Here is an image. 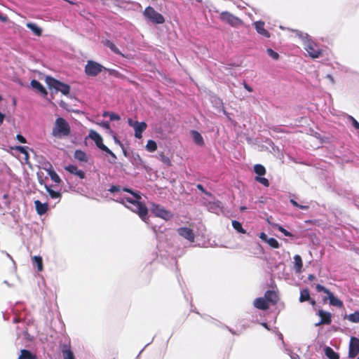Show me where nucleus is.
I'll use <instances>...</instances> for the list:
<instances>
[{
  "instance_id": "f257e3e1",
  "label": "nucleus",
  "mask_w": 359,
  "mask_h": 359,
  "mask_svg": "<svg viewBox=\"0 0 359 359\" xmlns=\"http://www.w3.org/2000/svg\"><path fill=\"white\" fill-rule=\"evenodd\" d=\"M51 134L59 139L68 137L71 134V127L64 118L58 117L55 120Z\"/></svg>"
},
{
  "instance_id": "f03ea898",
  "label": "nucleus",
  "mask_w": 359,
  "mask_h": 359,
  "mask_svg": "<svg viewBox=\"0 0 359 359\" xmlns=\"http://www.w3.org/2000/svg\"><path fill=\"white\" fill-rule=\"evenodd\" d=\"M303 46L311 57L318 58L322 55L323 51L319 45L309 38L308 35L303 39Z\"/></svg>"
},
{
  "instance_id": "7ed1b4c3",
  "label": "nucleus",
  "mask_w": 359,
  "mask_h": 359,
  "mask_svg": "<svg viewBox=\"0 0 359 359\" xmlns=\"http://www.w3.org/2000/svg\"><path fill=\"white\" fill-rule=\"evenodd\" d=\"M46 82L50 88L60 91L65 95L69 94L70 86L68 84L64 83L50 76L46 78Z\"/></svg>"
},
{
  "instance_id": "20e7f679",
  "label": "nucleus",
  "mask_w": 359,
  "mask_h": 359,
  "mask_svg": "<svg viewBox=\"0 0 359 359\" xmlns=\"http://www.w3.org/2000/svg\"><path fill=\"white\" fill-rule=\"evenodd\" d=\"M316 289L318 292H323L327 294V297L323 298V302H325L328 299L330 305L338 308H342L344 306L343 302L339 299L337 298L336 297H334V294L332 292H330L328 289H327L325 287L320 284H317L316 285Z\"/></svg>"
},
{
  "instance_id": "39448f33",
  "label": "nucleus",
  "mask_w": 359,
  "mask_h": 359,
  "mask_svg": "<svg viewBox=\"0 0 359 359\" xmlns=\"http://www.w3.org/2000/svg\"><path fill=\"white\" fill-rule=\"evenodd\" d=\"M143 15L154 24H163L165 22L164 17L150 6L144 9Z\"/></svg>"
},
{
  "instance_id": "423d86ee",
  "label": "nucleus",
  "mask_w": 359,
  "mask_h": 359,
  "mask_svg": "<svg viewBox=\"0 0 359 359\" xmlns=\"http://www.w3.org/2000/svg\"><path fill=\"white\" fill-rule=\"evenodd\" d=\"M89 137L95 142L96 146L100 149H101L103 151H105L111 157L116 158V155L106 145L103 144L102 137L99 133H97L96 131L93 130H91L89 133Z\"/></svg>"
},
{
  "instance_id": "0eeeda50",
  "label": "nucleus",
  "mask_w": 359,
  "mask_h": 359,
  "mask_svg": "<svg viewBox=\"0 0 359 359\" xmlns=\"http://www.w3.org/2000/svg\"><path fill=\"white\" fill-rule=\"evenodd\" d=\"M150 208L151 212L156 217L162 218L166 221L170 219L172 217V214L170 211L165 210L163 206L158 204L151 203Z\"/></svg>"
},
{
  "instance_id": "6e6552de",
  "label": "nucleus",
  "mask_w": 359,
  "mask_h": 359,
  "mask_svg": "<svg viewBox=\"0 0 359 359\" xmlns=\"http://www.w3.org/2000/svg\"><path fill=\"white\" fill-rule=\"evenodd\" d=\"M105 68L100 63L88 60L85 67V73L88 76H96Z\"/></svg>"
},
{
  "instance_id": "1a4fd4ad",
  "label": "nucleus",
  "mask_w": 359,
  "mask_h": 359,
  "mask_svg": "<svg viewBox=\"0 0 359 359\" xmlns=\"http://www.w3.org/2000/svg\"><path fill=\"white\" fill-rule=\"evenodd\" d=\"M133 212L137 213L139 217L144 222L148 219V209L145 204L140 201H135L131 206H127Z\"/></svg>"
},
{
  "instance_id": "9d476101",
  "label": "nucleus",
  "mask_w": 359,
  "mask_h": 359,
  "mask_svg": "<svg viewBox=\"0 0 359 359\" xmlns=\"http://www.w3.org/2000/svg\"><path fill=\"white\" fill-rule=\"evenodd\" d=\"M220 19L222 21L226 22L229 25H230L231 27H237L238 26H241L243 24V22L242 20L238 18L236 16H234L231 13H230L228 11H224L220 14Z\"/></svg>"
},
{
  "instance_id": "9b49d317",
  "label": "nucleus",
  "mask_w": 359,
  "mask_h": 359,
  "mask_svg": "<svg viewBox=\"0 0 359 359\" xmlns=\"http://www.w3.org/2000/svg\"><path fill=\"white\" fill-rule=\"evenodd\" d=\"M128 125L133 127L135 130V137L137 139H140L142 137V133L147 129V124L142 121H134L132 118L128 119Z\"/></svg>"
},
{
  "instance_id": "f8f14e48",
  "label": "nucleus",
  "mask_w": 359,
  "mask_h": 359,
  "mask_svg": "<svg viewBox=\"0 0 359 359\" xmlns=\"http://www.w3.org/2000/svg\"><path fill=\"white\" fill-rule=\"evenodd\" d=\"M359 353V339L351 337L349 342L348 357L355 358Z\"/></svg>"
},
{
  "instance_id": "ddd939ff",
  "label": "nucleus",
  "mask_w": 359,
  "mask_h": 359,
  "mask_svg": "<svg viewBox=\"0 0 359 359\" xmlns=\"http://www.w3.org/2000/svg\"><path fill=\"white\" fill-rule=\"evenodd\" d=\"M317 315L320 318V320L316 323V326H320L323 325H330L332 323V314L325 311L323 309H319L318 311Z\"/></svg>"
},
{
  "instance_id": "4468645a",
  "label": "nucleus",
  "mask_w": 359,
  "mask_h": 359,
  "mask_svg": "<svg viewBox=\"0 0 359 359\" xmlns=\"http://www.w3.org/2000/svg\"><path fill=\"white\" fill-rule=\"evenodd\" d=\"M178 234L191 243L194 242L195 235L194 231L188 227H180L177 230Z\"/></svg>"
},
{
  "instance_id": "2eb2a0df",
  "label": "nucleus",
  "mask_w": 359,
  "mask_h": 359,
  "mask_svg": "<svg viewBox=\"0 0 359 359\" xmlns=\"http://www.w3.org/2000/svg\"><path fill=\"white\" fill-rule=\"evenodd\" d=\"M264 298L268 304L271 303L273 305L276 304L279 300L277 292L273 290H267L264 294Z\"/></svg>"
},
{
  "instance_id": "dca6fc26",
  "label": "nucleus",
  "mask_w": 359,
  "mask_h": 359,
  "mask_svg": "<svg viewBox=\"0 0 359 359\" xmlns=\"http://www.w3.org/2000/svg\"><path fill=\"white\" fill-rule=\"evenodd\" d=\"M254 306L258 309L266 311L269 309V304L264 297H259L255 299Z\"/></svg>"
},
{
  "instance_id": "f3484780",
  "label": "nucleus",
  "mask_w": 359,
  "mask_h": 359,
  "mask_svg": "<svg viewBox=\"0 0 359 359\" xmlns=\"http://www.w3.org/2000/svg\"><path fill=\"white\" fill-rule=\"evenodd\" d=\"M254 25H255V29L259 34H261L266 38L270 37V33L264 28L265 24L264 22L257 21V22H255L254 23Z\"/></svg>"
},
{
  "instance_id": "a211bd4d",
  "label": "nucleus",
  "mask_w": 359,
  "mask_h": 359,
  "mask_svg": "<svg viewBox=\"0 0 359 359\" xmlns=\"http://www.w3.org/2000/svg\"><path fill=\"white\" fill-rule=\"evenodd\" d=\"M65 169L71 174L78 176L80 179H84L86 177L85 172L81 170H79L76 165H69L66 166Z\"/></svg>"
},
{
  "instance_id": "6ab92c4d",
  "label": "nucleus",
  "mask_w": 359,
  "mask_h": 359,
  "mask_svg": "<svg viewBox=\"0 0 359 359\" xmlns=\"http://www.w3.org/2000/svg\"><path fill=\"white\" fill-rule=\"evenodd\" d=\"M63 359H75L74 354L71 349L70 345L64 344L62 346Z\"/></svg>"
},
{
  "instance_id": "aec40b11",
  "label": "nucleus",
  "mask_w": 359,
  "mask_h": 359,
  "mask_svg": "<svg viewBox=\"0 0 359 359\" xmlns=\"http://www.w3.org/2000/svg\"><path fill=\"white\" fill-rule=\"evenodd\" d=\"M39 182L41 184H44V187L47 191V192L48 193V194L50 195V196L52 198H61L62 196V194L59 191H55L54 190H53L50 187L44 184V182H43V180L42 178H39Z\"/></svg>"
},
{
  "instance_id": "412c9836",
  "label": "nucleus",
  "mask_w": 359,
  "mask_h": 359,
  "mask_svg": "<svg viewBox=\"0 0 359 359\" xmlns=\"http://www.w3.org/2000/svg\"><path fill=\"white\" fill-rule=\"evenodd\" d=\"M34 205L37 213L40 215L45 214L48 208L47 203H42L40 201L36 200L34 201Z\"/></svg>"
},
{
  "instance_id": "4be33fe9",
  "label": "nucleus",
  "mask_w": 359,
  "mask_h": 359,
  "mask_svg": "<svg viewBox=\"0 0 359 359\" xmlns=\"http://www.w3.org/2000/svg\"><path fill=\"white\" fill-rule=\"evenodd\" d=\"M74 156L79 162L87 163L88 161L87 154L81 149H76L74 152Z\"/></svg>"
},
{
  "instance_id": "5701e85b",
  "label": "nucleus",
  "mask_w": 359,
  "mask_h": 359,
  "mask_svg": "<svg viewBox=\"0 0 359 359\" xmlns=\"http://www.w3.org/2000/svg\"><path fill=\"white\" fill-rule=\"evenodd\" d=\"M30 85L33 88L36 89L37 91L41 93L42 95H47L48 93H47L46 90L45 89V88L42 86V84L39 81H38L35 79H33L31 81Z\"/></svg>"
},
{
  "instance_id": "b1692460",
  "label": "nucleus",
  "mask_w": 359,
  "mask_h": 359,
  "mask_svg": "<svg viewBox=\"0 0 359 359\" xmlns=\"http://www.w3.org/2000/svg\"><path fill=\"white\" fill-rule=\"evenodd\" d=\"M191 137L193 138L194 142L197 145H199V146H203L204 145V140H203V137H202V135H201L200 133H198L196 130H191Z\"/></svg>"
},
{
  "instance_id": "393cba45",
  "label": "nucleus",
  "mask_w": 359,
  "mask_h": 359,
  "mask_svg": "<svg viewBox=\"0 0 359 359\" xmlns=\"http://www.w3.org/2000/svg\"><path fill=\"white\" fill-rule=\"evenodd\" d=\"M104 46L108 47L112 52L117 55H123L119 49L116 46V45L111 41L110 40L106 39L102 41Z\"/></svg>"
},
{
  "instance_id": "a878e982",
  "label": "nucleus",
  "mask_w": 359,
  "mask_h": 359,
  "mask_svg": "<svg viewBox=\"0 0 359 359\" xmlns=\"http://www.w3.org/2000/svg\"><path fill=\"white\" fill-rule=\"evenodd\" d=\"M32 260L33 265L36 266L38 271L43 270V259L41 256H34L32 257Z\"/></svg>"
},
{
  "instance_id": "bb28decb",
  "label": "nucleus",
  "mask_w": 359,
  "mask_h": 359,
  "mask_svg": "<svg viewBox=\"0 0 359 359\" xmlns=\"http://www.w3.org/2000/svg\"><path fill=\"white\" fill-rule=\"evenodd\" d=\"M18 359H36V355L33 354L30 351L22 349Z\"/></svg>"
},
{
  "instance_id": "cd10ccee",
  "label": "nucleus",
  "mask_w": 359,
  "mask_h": 359,
  "mask_svg": "<svg viewBox=\"0 0 359 359\" xmlns=\"http://www.w3.org/2000/svg\"><path fill=\"white\" fill-rule=\"evenodd\" d=\"M294 267H295L296 272L298 273H301L302 271V267H303V262H302L301 256L299 255H294Z\"/></svg>"
},
{
  "instance_id": "c85d7f7f",
  "label": "nucleus",
  "mask_w": 359,
  "mask_h": 359,
  "mask_svg": "<svg viewBox=\"0 0 359 359\" xmlns=\"http://www.w3.org/2000/svg\"><path fill=\"white\" fill-rule=\"evenodd\" d=\"M26 26L32 30V32L37 36H40L42 34V29L38 27L35 23L27 22Z\"/></svg>"
},
{
  "instance_id": "c756f323",
  "label": "nucleus",
  "mask_w": 359,
  "mask_h": 359,
  "mask_svg": "<svg viewBox=\"0 0 359 359\" xmlns=\"http://www.w3.org/2000/svg\"><path fill=\"white\" fill-rule=\"evenodd\" d=\"M300 302H304L311 300V296L309 289L305 288L300 291V296L299 299Z\"/></svg>"
},
{
  "instance_id": "7c9ffc66",
  "label": "nucleus",
  "mask_w": 359,
  "mask_h": 359,
  "mask_svg": "<svg viewBox=\"0 0 359 359\" xmlns=\"http://www.w3.org/2000/svg\"><path fill=\"white\" fill-rule=\"evenodd\" d=\"M325 354L329 359H339V355L330 347L325 348Z\"/></svg>"
},
{
  "instance_id": "2f4dec72",
  "label": "nucleus",
  "mask_w": 359,
  "mask_h": 359,
  "mask_svg": "<svg viewBox=\"0 0 359 359\" xmlns=\"http://www.w3.org/2000/svg\"><path fill=\"white\" fill-rule=\"evenodd\" d=\"M48 174L49 175L50 179L56 184H59L61 182V179L60 176L56 173V172L52 169L51 168L47 170Z\"/></svg>"
},
{
  "instance_id": "473e14b6",
  "label": "nucleus",
  "mask_w": 359,
  "mask_h": 359,
  "mask_svg": "<svg viewBox=\"0 0 359 359\" xmlns=\"http://www.w3.org/2000/svg\"><path fill=\"white\" fill-rule=\"evenodd\" d=\"M15 149L18 151L20 153L22 154L25 155V161L26 162L28 161L29 160V154H28V147H22V146H16L15 147Z\"/></svg>"
},
{
  "instance_id": "72a5a7b5",
  "label": "nucleus",
  "mask_w": 359,
  "mask_h": 359,
  "mask_svg": "<svg viewBox=\"0 0 359 359\" xmlns=\"http://www.w3.org/2000/svg\"><path fill=\"white\" fill-rule=\"evenodd\" d=\"M146 149L149 152H154L157 149V144L154 140H148L146 144Z\"/></svg>"
},
{
  "instance_id": "f704fd0d",
  "label": "nucleus",
  "mask_w": 359,
  "mask_h": 359,
  "mask_svg": "<svg viewBox=\"0 0 359 359\" xmlns=\"http://www.w3.org/2000/svg\"><path fill=\"white\" fill-rule=\"evenodd\" d=\"M254 171L256 174H257L259 176H263L266 174V169L265 168L261 165V164H256L254 166Z\"/></svg>"
},
{
  "instance_id": "c9c22d12",
  "label": "nucleus",
  "mask_w": 359,
  "mask_h": 359,
  "mask_svg": "<svg viewBox=\"0 0 359 359\" xmlns=\"http://www.w3.org/2000/svg\"><path fill=\"white\" fill-rule=\"evenodd\" d=\"M232 226L238 232L241 233H246V231L243 228L241 222H239L236 220H233V221H232Z\"/></svg>"
},
{
  "instance_id": "e433bc0d",
  "label": "nucleus",
  "mask_w": 359,
  "mask_h": 359,
  "mask_svg": "<svg viewBox=\"0 0 359 359\" xmlns=\"http://www.w3.org/2000/svg\"><path fill=\"white\" fill-rule=\"evenodd\" d=\"M158 158L162 161L164 164L168 166L172 165V162L169 157L165 156L163 152L158 154Z\"/></svg>"
},
{
  "instance_id": "4c0bfd02",
  "label": "nucleus",
  "mask_w": 359,
  "mask_h": 359,
  "mask_svg": "<svg viewBox=\"0 0 359 359\" xmlns=\"http://www.w3.org/2000/svg\"><path fill=\"white\" fill-rule=\"evenodd\" d=\"M271 226L273 227H276L280 231L281 233H283L285 236L292 237V234L287 231L285 229H284L282 226L278 224H271Z\"/></svg>"
},
{
  "instance_id": "58836bf2",
  "label": "nucleus",
  "mask_w": 359,
  "mask_h": 359,
  "mask_svg": "<svg viewBox=\"0 0 359 359\" xmlns=\"http://www.w3.org/2000/svg\"><path fill=\"white\" fill-rule=\"evenodd\" d=\"M347 318L352 323H359V311H355L353 313H351L348 316Z\"/></svg>"
},
{
  "instance_id": "ea45409f",
  "label": "nucleus",
  "mask_w": 359,
  "mask_h": 359,
  "mask_svg": "<svg viewBox=\"0 0 359 359\" xmlns=\"http://www.w3.org/2000/svg\"><path fill=\"white\" fill-rule=\"evenodd\" d=\"M266 243L274 249H277L280 247L278 241L274 238H269Z\"/></svg>"
},
{
  "instance_id": "a19ab883",
  "label": "nucleus",
  "mask_w": 359,
  "mask_h": 359,
  "mask_svg": "<svg viewBox=\"0 0 359 359\" xmlns=\"http://www.w3.org/2000/svg\"><path fill=\"white\" fill-rule=\"evenodd\" d=\"M290 201L292 204V205H294V207L298 208L301 210H307L309 208V205H300L295 200H294L292 198H291L290 200Z\"/></svg>"
},
{
  "instance_id": "79ce46f5",
  "label": "nucleus",
  "mask_w": 359,
  "mask_h": 359,
  "mask_svg": "<svg viewBox=\"0 0 359 359\" xmlns=\"http://www.w3.org/2000/svg\"><path fill=\"white\" fill-rule=\"evenodd\" d=\"M255 180L257 182H259V183H261L262 184H263L264 186H265L266 187L269 186V182L265 177H262L261 176H257V177H255Z\"/></svg>"
},
{
  "instance_id": "37998d69",
  "label": "nucleus",
  "mask_w": 359,
  "mask_h": 359,
  "mask_svg": "<svg viewBox=\"0 0 359 359\" xmlns=\"http://www.w3.org/2000/svg\"><path fill=\"white\" fill-rule=\"evenodd\" d=\"M267 53L269 55L271 56L274 60H278L279 57L278 53L273 50L271 48H268Z\"/></svg>"
},
{
  "instance_id": "c03bdc74",
  "label": "nucleus",
  "mask_w": 359,
  "mask_h": 359,
  "mask_svg": "<svg viewBox=\"0 0 359 359\" xmlns=\"http://www.w3.org/2000/svg\"><path fill=\"white\" fill-rule=\"evenodd\" d=\"M109 119L110 121H119L121 119V117L118 114L114 112H111V114H109Z\"/></svg>"
},
{
  "instance_id": "a18cd8bd",
  "label": "nucleus",
  "mask_w": 359,
  "mask_h": 359,
  "mask_svg": "<svg viewBox=\"0 0 359 359\" xmlns=\"http://www.w3.org/2000/svg\"><path fill=\"white\" fill-rule=\"evenodd\" d=\"M121 190V188L119 186L113 185L111 187V188L109 189V191L111 193L118 192Z\"/></svg>"
},
{
  "instance_id": "49530a36",
  "label": "nucleus",
  "mask_w": 359,
  "mask_h": 359,
  "mask_svg": "<svg viewBox=\"0 0 359 359\" xmlns=\"http://www.w3.org/2000/svg\"><path fill=\"white\" fill-rule=\"evenodd\" d=\"M16 139L21 143H26V139L22 135L18 134L16 136Z\"/></svg>"
},
{
  "instance_id": "de8ad7c7",
  "label": "nucleus",
  "mask_w": 359,
  "mask_h": 359,
  "mask_svg": "<svg viewBox=\"0 0 359 359\" xmlns=\"http://www.w3.org/2000/svg\"><path fill=\"white\" fill-rule=\"evenodd\" d=\"M100 126L106 130H110V124L108 121L102 122Z\"/></svg>"
},
{
  "instance_id": "09e8293b",
  "label": "nucleus",
  "mask_w": 359,
  "mask_h": 359,
  "mask_svg": "<svg viewBox=\"0 0 359 359\" xmlns=\"http://www.w3.org/2000/svg\"><path fill=\"white\" fill-rule=\"evenodd\" d=\"M259 237L260 239H262L263 241H264L266 243L268 241V239L269 238H268L267 235L264 232L260 233Z\"/></svg>"
},
{
  "instance_id": "8fccbe9b",
  "label": "nucleus",
  "mask_w": 359,
  "mask_h": 359,
  "mask_svg": "<svg viewBox=\"0 0 359 359\" xmlns=\"http://www.w3.org/2000/svg\"><path fill=\"white\" fill-rule=\"evenodd\" d=\"M351 120H352V124H353V126L356 128V129H358L359 130V123L353 118V117H351Z\"/></svg>"
},
{
  "instance_id": "3c124183",
  "label": "nucleus",
  "mask_w": 359,
  "mask_h": 359,
  "mask_svg": "<svg viewBox=\"0 0 359 359\" xmlns=\"http://www.w3.org/2000/svg\"><path fill=\"white\" fill-rule=\"evenodd\" d=\"M132 195L135 197V200H136L137 201H139L142 198L140 193H138V192H135L134 191Z\"/></svg>"
},
{
  "instance_id": "603ef678",
  "label": "nucleus",
  "mask_w": 359,
  "mask_h": 359,
  "mask_svg": "<svg viewBox=\"0 0 359 359\" xmlns=\"http://www.w3.org/2000/svg\"><path fill=\"white\" fill-rule=\"evenodd\" d=\"M196 187L200 190L203 193H205L206 194H208L207 191H205V189H204L203 186L201 184H198Z\"/></svg>"
},
{
  "instance_id": "864d4df0",
  "label": "nucleus",
  "mask_w": 359,
  "mask_h": 359,
  "mask_svg": "<svg viewBox=\"0 0 359 359\" xmlns=\"http://www.w3.org/2000/svg\"><path fill=\"white\" fill-rule=\"evenodd\" d=\"M244 88L248 91V92H252L253 89L252 87H250L248 84H247L245 82L243 83Z\"/></svg>"
},
{
  "instance_id": "5fc2aeb1",
  "label": "nucleus",
  "mask_w": 359,
  "mask_h": 359,
  "mask_svg": "<svg viewBox=\"0 0 359 359\" xmlns=\"http://www.w3.org/2000/svg\"><path fill=\"white\" fill-rule=\"evenodd\" d=\"M124 200H126L128 203H129L131 205L135 202L136 200L132 199L130 198H126Z\"/></svg>"
},
{
  "instance_id": "6e6d98bb",
  "label": "nucleus",
  "mask_w": 359,
  "mask_h": 359,
  "mask_svg": "<svg viewBox=\"0 0 359 359\" xmlns=\"http://www.w3.org/2000/svg\"><path fill=\"white\" fill-rule=\"evenodd\" d=\"M123 191H126V192H128V193H130V194H133V192H134L133 190H132L131 189H129V188H123Z\"/></svg>"
},
{
  "instance_id": "4d7b16f0",
  "label": "nucleus",
  "mask_w": 359,
  "mask_h": 359,
  "mask_svg": "<svg viewBox=\"0 0 359 359\" xmlns=\"http://www.w3.org/2000/svg\"><path fill=\"white\" fill-rule=\"evenodd\" d=\"M308 279L310 280V281H313L316 279V276L313 275V274H309L308 276Z\"/></svg>"
},
{
  "instance_id": "13d9d810",
  "label": "nucleus",
  "mask_w": 359,
  "mask_h": 359,
  "mask_svg": "<svg viewBox=\"0 0 359 359\" xmlns=\"http://www.w3.org/2000/svg\"><path fill=\"white\" fill-rule=\"evenodd\" d=\"M4 114L0 112V126L3 123L4 119Z\"/></svg>"
},
{
  "instance_id": "bf43d9fd",
  "label": "nucleus",
  "mask_w": 359,
  "mask_h": 359,
  "mask_svg": "<svg viewBox=\"0 0 359 359\" xmlns=\"http://www.w3.org/2000/svg\"><path fill=\"white\" fill-rule=\"evenodd\" d=\"M111 114V112H109V111H104V112L103 113V116H104V117H107V116H109V114Z\"/></svg>"
},
{
  "instance_id": "052dcab7",
  "label": "nucleus",
  "mask_w": 359,
  "mask_h": 359,
  "mask_svg": "<svg viewBox=\"0 0 359 359\" xmlns=\"http://www.w3.org/2000/svg\"><path fill=\"white\" fill-rule=\"evenodd\" d=\"M308 301H309V302H310V304H311V305H313V306H314V305L316 304V301H315L314 299H311V300H308Z\"/></svg>"
},
{
  "instance_id": "680f3d73",
  "label": "nucleus",
  "mask_w": 359,
  "mask_h": 359,
  "mask_svg": "<svg viewBox=\"0 0 359 359\" xmlns=\"http://www.w3.org/2000/svg\"><path fill=\"white\" fill-rule=\"evenodd\" d=\"M0 20H2V21H6V17L0 16Z\"/></svg>"
},
{
  "instance_id": "e2e57ef3",
  "label": "nucleus",
  "mask_w": 359,
  "mask_h": 359,
  "mask_svg": "<svg viewBox=\"0 0 359 359\" xmlns=\"http://www.w3.org/2000/svg\"><path fill=\"white\" fill-rule=\"evenodd\" d=\"M245 210H246V208L245 206H242L241 207V210L243 212Z\"/></svg>"
},
{
  "instance_id": "0e129e2a",
  "label": "nucleus",
  "mask_w": 359,
  "mask_h": 359,
  "mask_svg": "<svg viewBox=\"0 0 359 359\" xmlns=\"http://www.w3.org/2000/svg\"><path fill=\"white\" fill-rule=\"evenodd\" d=\"M292 359H299V356L297 355H296L295 356H294L292 358Z\"/></svg>"
},
{
  "instance_id": "69168bd1",
  "label": "nucleus",
  "mask_w": 359,
  "mask_h": 359,
  "mask_svg": "<svg viewBox=\"0 0 359 359\" xmlns=\"http://www.w3.org/2000/svg\"><path fill=\"white\" fill-rule=\"evenodd\" d=\"M69 3H70L71 4H74V3L72 2V1H68Z\"/></svg>"
},
{
  "instance_id": "338daca9",
  "label": "nucleus",
  "mask_w": 359,
  "mask_h": 359,
  "mask_svg": "<svg viewBox=\"0 0 359 359\" xmlns=\"http://www.w3.org/2000/svg\"><path fill=\"white\" fill-rule=\"evenodd\" d=\"M115 140L118 142V143L121 144L120 141L117 140L116 138H115Z\"/></svg>"
},
{
  "instance_id": "774afa93",
  "label": "nucleus",
  "mask_w": 359,
  "mask_h": 359,
  "mask_svg": "<svg viewBox=\"0 0 359 359\" xmlns=\"http://www.w3.org/2000/svg\"><path fill=\"white\" fill-rule=\"evenodd\" d=\"M2 100V97L0 95V102Z\"/></svg>"
}]
</instances>
